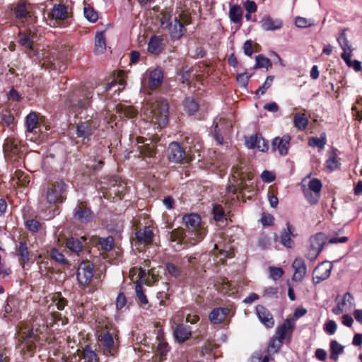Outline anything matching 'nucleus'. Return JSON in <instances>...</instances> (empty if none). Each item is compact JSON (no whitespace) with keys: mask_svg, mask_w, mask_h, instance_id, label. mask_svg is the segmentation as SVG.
<instances>
[{"mask_svg":"<svg viewBox=\"0 0 362 362\" xmlns=\"http://www.w3.org/2000/svg\"><path fill=\"white\" fill-rule=\"evenodd\" d=\"M168 103L162 98L147 100L141 107V117L155 129H163L168 122Z\"/></svg>","mask_w":362,"mask_h":362,"instance_id":"obj_1","label":"nucleus"},{"mask_svg":"<svg viewBox=\"0 0 362 362\" xmlns=\"http://www.w3.org/2000/svg\"><path fill=\"white\" fill-rule=\"evenodd\" d=\"M93 115L89 118H86L84 121H80L76 126V134L78 138L83 141H90V137L100 126V120Z\"/></svg>","mask_w":362,"mask_h":362,"instance_id":"obj_2","label":"nucleus"},{"mask_svg":"<svg viewBox=\"0 0 362 362\" xmlns=\"http://www.w3.org/2000/svg\"><path fill=\"white\" fill-rule=\"evenodd\" d=\"M92 94L89 91L80 92L76 91L69 100L67 105H69L76 113H81V110H87L90 105V100Z\"/></svg>","mask_w":362,"mask_h":362,"instance_id":"obj_3","label":"nucleus"},{"mask_svg":"<svg viewBox=\"0 0 362 362\" xmlns=\"http://www.w3.org/2000/svg\"><path fill=\"white\" fill-rule=\"evenodd\" d=\"M46 189L47 202L55 204L57 202H62L65 199L64 193L66 189L65 182H48Z\"/></svg>","mask_w":362,"mask_h":362,"instance_id":"obj_4","label":"nucleus"},{"mask_svg":"<svg viewBox=\"0 0 362 362\" xmlns=\"http://www.w3.org/2000/svg\"><path fill=\"white\" fill-rule=\"evenodd\" d=\"M309 242L310 246L306 257L310 260L314 261L323 249L326 236L322 233H317L310 238Z\"/></svg>","mask_w":362,"mask_h":362,"instance_id":"obj_5","label":"nucleus"},{"mask_svg":"<svg viewBox=\"0 0 362 362\" xmlns=\"http://www.w3.org/2000/svg\"><path fill=\"white\" fill-rule=\"evenodd\" d=\"M168 158L175 163H185L189 161V158L185 149L176 141L171 142L167 151Z\"/></svg>","mask_w":362,"mask_h":362,"instance_id":"obj_6","label":"nucleus"},{"mask_svg":"<svg viewBox=\"0 0 362 362\" xmlns=\"http://www.w3.org/2000/svg\"><path fill=\"white\" fill-rule=\"evenodd\" d=\"M15 17L21 20L25 25H31L35 23L36 17L29 11L25 2L18 3L13 8Z\"/></svg>","mask_w":362,"mask_h":362,"instance_id":"obj_7","label":"nucleus"},{"mask_svg":"<svg viewBox=\"0 0 362 362\" xmlns=\"http://www.w3.org/2000/svg\"><path fill=\"white\" fill-rule=\"evenodd\" d=\"M322 187V182H308L307 185H301L304 196L310 204H315L318 202Z\"/></svg>","mask_w":362,"mask_h":362,"instance_id":"obj_8","label":"nucleus"},{"mask_svg":"<svg viewBox=\"0 0 362 362\" xmlns=\"http://www.w3.org/2000/svg\"><path fill=\"white\" fill-rule=\"evenodd\" d=\"M99 341L103 346V354L106 356H115L117 353V346L113 336L109 332H105L99 336Z\"/></svg>","mask_w":362,"mask_h":362,"instance_id":"obj_9","label":"nucleus"},{"mask_svg":"<svg viewBox=\"0 0 362 362\" xmlns=\"http://www.w3.org/2000/svg\"><path fill=\"white\" fill-rule=\"evenodd\" d=\"M94 275V269L90 262H83L77 269V279L80 284L87 285L91 281Z\"/></svg>","mask_w":362,"mask_h":362,"instance_id":"obj_10","label":"nucleus"},{"mask_svg":"<svg viewBox=\"0 0 362 362\" xmlns=\"http://www.w3.org/2000/svg\"><path fill=\"white\" fill-rule=\"evenodd\" d=\"M332 269V266L329 262H323L319 264L313 271V284H317L327 279L330 276Z\"/></svg>","mask_w":362,"mask_h":362,"instance_id":"obj_11","label":"nucleus"},{"mask_svg":"<svg viewBox=\"0 0 362 362\" xmlns=\"http://www.w3.org/2000/svg\"><path fill=\"white\" fill-rule=\"evenodd\" d=\"M168 240L170 247L176 251H180L187 247L185 240L184 230L177 228L169 233Z\"/></svg>","mask_w":362,"mask_h":362,"instance_id":"obj_12","label":"nucleus"},{"mask_svg":"<svg viewBox=\"0 0 362 362\" xmlns=\"http://www.w3.org/2000/svg\"><path fill=\"white\" fill-rule=\"evenodd\" d=\"M137 141L138 144H142L137 147L139 156L153 158L156 155V145L151 139L141 137L137 139Z\"/></svg>","mask_w":362,"mask_h":362,"instance_id":"obj_13","label":"nucleus"},{"mask_svg":"<svg viewBox=\"0 0 362 362\" xmlns=\"http://www.w3.org/2000/svg\"><path fill=\"white\" fill-rule=\"evenodd\" d=\"M255 313L260 322L267 328H272L274 325V320L270 311L262 305L255 308Z\"/></svg>","mask_w":362,"mask_h":362,"instance_id":"obj_14","label":"nucleus"},{"mask_svg":"<svg viewBox=\"0 0 362 362\" xmlns=\"http://www.w3.org/2000/svg\"><path fill=\"white\" fill-rule=\"evenodd\" d=\"M294 328L295 324L293 320L288 318L284 323L276 327L275 336L284 341L287 337H291Z\"/></svg>","mask_w":362,"mask_h":362,"instance_id":"obj_15","label":"nucleus"},{"mask_svg":"<svg viewBox=\"0 0 362 362\" xmlns=\"http://www.w3.org/2000/svg\"><path fill=\"white\" fill-rule=\"evenodd\" d=\"M170 38L173 40H177L180 39L186 32V29L177 18H175L167 29Z\"/></svg>","mask_w":362,"mask_h":362,"instance_id":"obj_16","label":"nucleus"},{"mask_svg":"<svg viewBox=\"0 0 362 362\" xmlns=\"http://www.w3.org/2000/svg\"><path fill=\"white\" fill-rule=\"evenodd\" d=\"M245 144L250 149L257 148L262 152H266L268 148V142L262 136L257 134L252 135L246 139Z\"/></svg>","mask_w":362,"mask_h":362,"instance_id":"obj_17","label":"nucleus"},{"mask_svg":"<svg viewBox=\"0 0 362 362\" xmlns=\"http://www.w3.org/2000/svg\"><path fill=\"white\" fill-rule=\"evenodd\" d=\"M291 136L285 134L282 137H276L272 141V149L277 150L281 156H286L288 153L290 146Z\"/></svg>","mask_w":362,"mask_h":362,"instance_id":"obj_18","label":"nucleus"},{"mask_svg":"<svg viewBox=\"0 0 362 362\" xmlns=\"http://www.w3.org/2000/svg\"><path fill=\"white\" fill-rule=\"evenodd\" d=\"M185 240L189 245H194L199 243L205 236L206 230L204 228H199L198 230H184Z\"/></svg>","mask_w":362,"mask_h":362,"instance_id":"obj_19","label":"nucleus"},{"mask_svg":"<svg viewBox=\"0 0 362 362\" xmlns=\"http://www.w3.org/2000/svg\"><path fill=\"white\" fill-rule=\"evenodd\" d=\"M292 267L294 270L293 280L301 281L307 272V267L304 259L301 257L296 258L292 264Z\"/></svg>","mask_w":362,"mask_h":362,"instance_id":"obj_20","label":"nucleus"},{"mask_svg":"<svg viewBox=\"0 0 362 362\" xmlns=\"http://www.w3.org/2000/svg\"><path fill=\"white\" fill-rule=\"evenodd\" d=\"M286 229L281 231L280 235V243L286 248H292L294 243L291 237H296V234L294 233L295 228L289 222L286 223Z\"/></svg>","mask_w":362,"mask_h":362,"instance_id":"obj_21","label":"nucleus"},{"mask_svg":"<svg viewBox=\"0 0 362 362\" xmlns=\"http://www.w3.org/2000/svg\"><path fill=\"white\" fill-rule=\"evenodd\" d=\"M16 255L18 257V262L23 268L30 261V252L27 243L25 240H21L16 246Z\"/></svg>","mask_w":362,"mask_h":362,"instance_id":"obj_22","label":"nucleus"},{"mask_svg":"<svg viewBox=\"0 0 362 362\" xmlns=\"http://www.w3.org/2000/svg\"><path fill=\"white\" fill-rule=\"evenodd\" d=\"M74 217L83 223H87L93 219V214L89 208L76 205L74 210Z\"/></svg>","mask_w":362,"mask_h":362,"instance_id":"obj_23","label":"nucleus"},{"mask_svg":"<svg viewBox=\"0 0 362 362\" xmlns=\"http://www.w3.org/2000/svg\"><path fill=\"white\" fill-rule=\"evenodd\" d=\"M337 40L341 48L343 49L341 57L344 61H347L349 57H352L353 49L346 37L345 30H342L340 33Z\"/></svg>","mask_w":362,"mask_h":362,"instance_id":"obj_24","label":"nucleus"},{"mask_svg":"<svg viewBox=\"0 0 362 362\" xmlns=\"http://www.w3.org/2000/svg\"><path fill=\"white\" fill-rule=\"evenodd\" d=\"M339 155V151L336 148H332L327 153V158L325 161V167L329 171L332 172L339 168L340 165Z\"/></svg>","mask_w":362,"mask_h":362,"instance_id":"obj_25","label":"nucleus"},{"mask_svg":"<svg viewBox=\"0 0 362 362\" xmlns=\"http://www.w3.org/2000/svg\"><path fill=\"white\" fill-rule=\"evenodd\" d=\"M260 23L262 29L266 31L279 30L283 26V22L281 19H273L269 16H264Z\"/></svg>","mask_w":362,"mask_h":362,"instance_id":"obj_26","label":"nucleus"},{"mask_svg":"<svg viewBox=\"0 0 362 362\" xmlns=\"http://www.w3.org/2000/svg\"><path fill=\"white\" fill-rule=\"evenodd\" d=\"M153 230L149 226H145L143 228L139 229L136 233V239L139 243L141 244H150L153 241Z\"/></svg>","mask_w":362,"mask_h":362,"instance_id":"obj_27","label":"nucleus"},{"mask_svg":"<svg viewBox=\"0 0 362 362\" xmlns=\"http://www.w3.org/2000/svg\"><path fill=\"white\" fill-rule=\"evenodd\" d=\"M229 315V309L227 308H216L211 310L209 315V319L213 324L221 323Z\"/></svg>","mask_w":362,"mask_h":362,"instance_id":"obj_28","label":"nucleus"},{"mask_svg":"<svg viewBox=\"0 0 362 362\" xmlns=\"http://www.w3.org/2000/svg\"><path fill=\"white\" fill-rule=\"evenodd\" d=\"M183 221L185 223L187 230H198L204 228L201 226V218L198 214H191L183 216Z\"/></svg>","mask_w":362,"mask_h":362,"instance_id":"obj_29","label":"nucleus"},{"mask_svg":"<svg viewBox=\"0 0 362 362\" xmlns=\"http://www.w3.org/2000/svg\"><path fill=\"white\" fill-rule=\"evenodd\" d=\"M79 356L83 360V362H99L98 354L93 351L90 345H86L83 350H78Z\"/></svg>","mask_w":362,"mask_h":362,"instance_id":"obj_30","label":"nucleus"},{"mask_svg":"<svg viewBox=\"0 0 362 362\" xmlns=\"http://www.w3.org/2000/svg\"><path fill=\"white\" fill-rule=\"evenodd\" d=\"M191 328L189 326L184 325H178L174 330V335L176 339L182 343L189 338L191 336Z\"/></svg>","mask_w":362,"mask_h":362,"instance_id":"obj_31","label":"nucleus"},{"mask_svg":"<svg viewBox=\"0 0 362 362\" xmlns=\"http://www.w3.org/2000/svg\"><path fill=\"white\" fill-rule=\"evenodd\" d=\"M163 80V71L160 69H155L152 71L149 76L148 86L151 90H154L159 87Z\"/></svg>","mask_w":362,"mask_h":362,"instance_id":"obj_32","label":"nucleus"},{"mask_svg":"<svg viewBox=\"0 0 362 362\" xmlns=\"http://www.w3.org/2000/svg\"><path fill=\"white\" fill-rule=\"evenodd\" d=\"M163 39L157 35L151 37L148 44V50L153 54H158L163 50Z\"/></svg>","mask_w":362,"mask_h":362,"instance_id":"obj_33","label":"nucleus"},{"mask_svg":"<svg viewBox=\"0 0 362 362\" xmlns=\"http://www.w3.org/2000/svg\"><path fill=\"white\" fill-rule=\"evenodd\" d=\"M106 49L105 31L98 32L95 36L94 52L97 54H102Z\"/></svg>","mask_w":362,"mask_h":362,"instance_id":"obj_34","label":"nucleus"},{"mask_svg":"<svg viewBox=\"0 0 362 362\" xmlns=\"http://www.w3.org/2000/svg\"><path fill=\"white\" fill-rule=\"evenodd\" d=\"M3 150L6 155L17 154L18 152V141L14 138H7L4 141Z\"/></svg>","mask_w":362,"mask_h":362,"instance_id":"obj_35","label":"nucleus"},{"mask_svg":"<svg viewBox=\"0 0 362 362\" xmlns=\"http://www.w3.org/2000/svg\"><path fill=\"white\" fill-rule=\"evenodd\" d=\"M353 298V296L349 292L344 293L341 300L339 301L337 306L332 309V313L335 315H340L344 311V306L347 303L351 304Z\"/></svg>","mask_w":362,"mask_h":362,"instance_id":"obj_36","label":"nucleus"},{"mask_svg":"<svg viewBox=\"0 0 362 362\" xmlns=\"http://www.w3.org/2000/svg\"><path fill=\"white\" fill-rule=\"evenodd\" d=\"M18 42L25 49L33 50V39L30 34L20 32L18 35Z\"/></svg>","mask_w":362,"mask_h":362,"instance_id":"obj_37","label":"nucleus"},{"mask_svg":"<svg viewBox=\"0 0 362 362\" xmlns=\"http://www.w3.org/2000/svg\"><path fill=\"white\" fill-rule=\"evenodd\" d=\"M66 247L71 252L78 255L82 250L83 245L79 239L71 237L66 240Z\"/></svg>","mask_w":362,"mask_h":362,"instance_id":"obj_38","label":"nucleus"},{"mask_svg":"<svg viewBox=\"0 0 362 362\" xmlns=\"http://www.w3.org/2000/svg\"><path fill=\"white\" fill-rule=\"evenodd\" d=\"M308 119L304 113H296L293 117L295 127L299 130H304L308 124Z\"/></svg>","mask_w":362,"mask_h":362,"instance_id":"obj_39","label":"nucleus"},{"mask_svg":"<svg viewBox=\"0 0 362 362\" xmlns=\"http://www.w3.org/2000/svg\"><path fill=\"white\" fill-rule=\"evenodd\" d=\"M38 117L35 112L29 113L25 117V126L28 132H33L37 127Z\"/></svg>","mask_w":362,"mask_h":362,"instance_id":"obj_40","label":"nucleus"},{"mask_svg":"<svg viewBox=\"0 0 362 362\" xmlns=\"http://www.w3.org/2000/svg\"><path fill=\"white\" fill-rule=\"evenodd\" d=\"M243 16V11L240 6L233 5L229 10V18L231 22L238 23L240 22Z\"/></svg>","mask_w":362,"mask_h":362,"instance_id":"obj_41","label":"nucleus"},{"mask_svg":"<svg viewBox=\"0 0 362 362\" xmlns=\"http://www.w3.org/2000/svg\"><path fill=\"white\" fill-rule=\"evenodd\" d=\"M327 142V136L325 133H322L320 137H311L308 140L309 146L312 147H318L322 150Z\"/></svg>","mask_w":362,"mask_h":362,"instance_id":"obj_42","label":"nucleus"},{"mask_svg":"<svg viewBox=\"0 0 362 362\" xmlns=\"http://www.w3.org/2000/svg\"><path fill=\"white\" fill-rule=\"evenodd\" d=\"M184 108L189 115H194L199 110V105L193 98H187L184 101Z\"/></svg>","mask_w":362,"mask_h":362,"instance_id":"obj_43","label":"nucleus"},{"mask_svg":"<svg viewBox=\"0 0 362 362\" xmlns=\"http://www.w3.org/2000/svg\"><path fill=\"white\" fill-rule=\"evenodd\" d=\"M67 10L64 5L55 6L52 11V18L58 20H64L66 18Z\"/></svg>","mask_w":362,"mask_h":362,"instance_id":"obj_44","label":"nucleus"},{"mask_svg":"<svg viewBox=\"0 0 362 362\" xmlns=\"http://www.w3.org/2000/svg\"><path fill=\"white\" fill-rule=\"evenodd\" d=\"M165 269L168 274L175 278L180 277L184 274L181 267L171 262H167L165 264Z\"/></svg>","mask_w":362,"mask_h":362,"instance_id":"obj_45","label":"nucleus"},{"mask_svg":"<svg viewBox=\"0 0 362 362\" xmlns=\"http://www.w3.org/2000/svg\"><path fill=\"white\" fill-rule=\"evenodd\" d=\"M282 344L283 341L274 336L270 339L266 351L274 355L275 353L278 352Z\"/></svg>","mask_w":362,"mask_h":362,"instance_id":"obj_46","label":"nucleus"},{"mask_svg":"<svg viewBox=\"0 0 362 362\" xmlns=\"http://www.w3.org/2000/svg\"><path fill=\"white\" fill-rule=\"evenodd\" d=\"M256 63L254 69H259V68H268L272 66V62L270 59L262 54H259L256 57L255 59Z\"/></svg>","mask_w":362,"mask_h":362,"instance_id":"obj_47","label":"nucleus"},{"mask_svg":"<svg viewBox=\"0 0 362 362\" xmlns=\"http://www.w3.org/2000/svg\"><path fill=\"white\" fill-rule=\"evenodd\" d=\"M83 12L85 18L91 23H95L98 19L97 12L89 5L84 6Z\"/></svg>","mask_w":362,"mask_h":362,"instance_id":"obj_48","label":"nucleus"},{"mask_svg":"<svg viewBox=\"0 0 362 362\" xmlns=\"http://www.w3.org/2000/svg\"><path fill=\"white\" fill-rule=\"evenodd\" d=\"M169 351L170 347L168 343L163 339H158V343L156 349L157 354L160 355L163 358V357H165Z\"/></svg>","mask_w":362,"mask_h":362,"instance_id":"obj_49","label":"nucleus"},{"mask_svg":"<svg viewBox=\"0 0 362 362\" xmlns=\"http://www.w3.org/2000/svg\"><path fill=\"white\" fill-rule=\"evenodd\" d=\"M274 81V76H268L264 81V83L259 87V88L255 91V94L257 96H261L265 93L267 90L272 86Z\"/></svg>","mask_w":362,"mask_h":362,"instance_id":"obj_50","label":"nucleus"},{"mask_svg":"<svg viewBox=\"0 0 362 362\" xmlns=\"http://www.w3.org/2000/svg\"><path fill=\"white\" fill-rule=\"evenodd\" d=\"M50 256L52 259L60 264H66L67 262L64 255L56 248L50 250Z\"/></svg>","mask_w":362,"mask_h":362,"instance_id":"obj_51","label":"nucleus"},{"mask_svg":"<svg viewBox=\"0 0 362 362\" xmlns=\"http://www.w3.org/2000/svg\"><path fill=\"white\" fill-rule=\"evenodd\" d=\"M101 247L106 250L110 251L112 249L114 245V239L112 236H108L107 238H101L99 241Z\"/></svg>","mask_w":362,"mask_h":362,"instance_id":"obj_52","label":"nucleus"},{"mask_svg":"<svg viewBox=\"0 0 362 362\" xmlns=\"http://www.w3.org/2000/svg\"><path fill=\"white\" fill-rule=\"evenodd\" d=\"M112 88H117L115 89V92L118 91L119 93L122 91L124 88V82L123 80H120L119 81H117L115 80L112 81L111 83L107 84L105 90L109 91Z\"/></svg>","mask_w":362,"mask_h":362,"instance_id":"obj_53","label":"nucleus"},{"mask_svg":"<svg viewBox=\"0 0 362 362\" xmlns=\"http://www.w3.org/2000/svg\"><path fill=\"white\" fill-rule=\"evenodd\" d=\"M213 215L214 218L216 221H220L223 220L225 216L224 211L222 206L219 204H214L213 206Z\"/></svg>","mask_w":362,"mask_h":362,"instance_id":"obj_54","label":"nucleus"},{"mask_svg":"<svg viewBox=\"0 0 362 362\" xmlns=\"http://www.w3.org/2000/svg\"><path fill=\"white\" fill-rule=\"evenodd\" d=\"M251 75L247 74V72L238 74L236 76V80L240 86L245 88L249 82Z\"/></svg>","mask_w":362,"mask_h":362,"instance_id":"obj_55","label":"nucleus"},{"mask_svg":"<svg viewBox=\"0 0 362 362\" xmlns=\"http://www.w3.org/2000/svg\"><path fill=\"white\" fill-rule=\"evenodd\" d=\"M135 291L136 297L139 300L140 303L144 305L147 304L148 299L144 293L142 286L140 284H136L135 286Z\"/></svg>","mask_w":362,"mask_h":362,"instance_id":"obj_56","label":"nucleus"},{"mask_svg":"<svg viewBox=\"0 0 362 362\" xmlns=\"http://www.w3.org/2000/svg\"><path fill=\"white\" fill-rule=\"evenodd\" d=\"M337 323L334 320H328L324 325V330L329 335H332L337 330Z\"/></svg>","mask_w":362,"mask_h":362,"instance_id":"obj_57","label":"nucleus"},{"mask_svg":"<svg viewBox=\"0 0 362 362\" xmlns=\"http://www.w3.org/2000/svg\"><path fill=\"white\" fill-rule=\"evenodd\" d=\"M103 166V161L101 160H88L86 167L90 168L93 172L98 171Z\"/></svg>","mask_w":362,"mask_h":362,"instance_id":"obj_58","label":"nucleus"},{"mask_svg":"<svg viewBox=\"0 0 362 362\" xmlns=\"http://www.w3.org/2000/svg\"><path fill=\"white\" fill-rule=\"evenodd\" d=\"M258 246L262 249H268L271 245V240L270 238L265 235H262L259 236L258 239Z\"/></svg>","mask_w":362,"mask_h":362,"instance_id":"obj_59","label":"nucleus"},{"mask_svg":"<svg viewBox=\"0 0 362 362\" xmlns=\"http://www.w3.org/2000/svg\"><path fill=\"white\" fill-rule=\"evenodd\" d=\"M269 269V276L274 280H277L280 279L284 274V271L282 270L281 268L279 267H270Z\"/></svg>","mask_w":362,"mask_h":362,"instance_id":"obj_60","label":"nucleus"},{"mask_svg":"<svg viewBox=\"0 0 362 362\" xmlns=\"http://www.w3.org/2000/svg\"><path fill=\"white\" fill-rule=\"evenodd\" d=\"M295 24L298 28H305L313 25L308 19L303 17H296Z\"/></svg>","mask_w":362,"mask_h":362,"instance_id":"obj_61","label":"nucleus"},{"mask_svg":"<svg viewBox=\"0 0 362 362\" xmlns=\"http://www.w3.org/2000/svg\"><path fill=\"white\" fill-rule=\"evenodd\" d=\"M26 226L29 230L32 232H37L39 230L41 224L38 221L35 219H30L27 221Z\"/></svg>","mask_w":362,"mask_h":362,"instance_id":"obj_62","label":"nucleus"},{"mask_svg":"<svg viewBox=\"0 0 362 362\" xmlns=\"http://www.w3.org/2000/svg\"><path fill=\"white\" fill-rule=\"evenodd\" d=\"M331 353L341 354L344 351V346L339 344L337 341L332 340L330 342Z\"/></svg>","mask_w":362,"mask_h":362,"instance_id":"obj_63","label":"nucleus"},{"mask_svg":"<svg viewBox=\"0 0 362 362\" xmlns=\"http://www.w3.org/2000/svg\"><path fill=\"white\" fill-rule=\"evenodd\" d=\"M274 218L269 214H263L261 218V222L264 226H270L274 224Z\"/></svg>","mask_w":362,"mask_h":362,"instance_id":"obj_64","label":"nucleus"}]
</instances>
